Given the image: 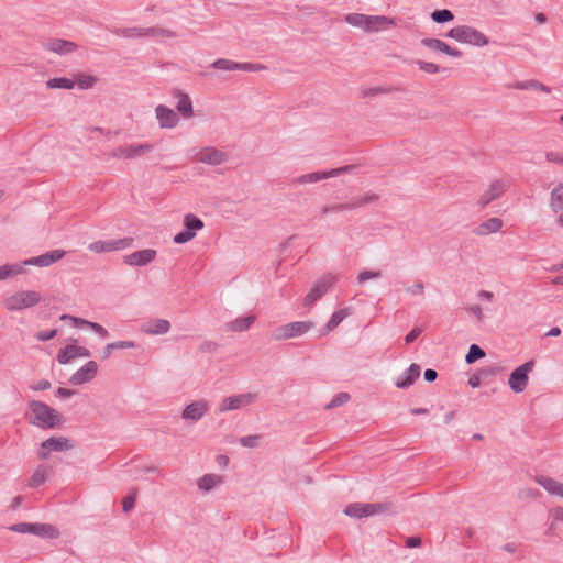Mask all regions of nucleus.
I'll return each mask as SVG.
<instances>
[{
	"mask_svg": "<svg viewBox=\"0 0 563 563\" xmlns=\"http://www.w3.org/2000/svg\"><path fill=\"white\" fill-rule=\"evenodd\" d=\"M29 407L33 415V419L30 420V423L32 424L46 429H53L62 421L60 415L45 402L31 400L29 402Z\"/></svg>",
	"mask_w": 563,
	"mask_h": 563,
	"instance_id": "1",
	"label": "nucleus"
},
{
	"mask_svg": "<svg viewBox=\"0 0 563 563\" xmlns=\"http://www.w3.org/2000/svg\"><path fill=\"white\" fill-rule=\"evenodd\" d=\"M446 37L453 38L460 43L478 47L486 46L489 43L487 36L484 33L470 25H457L452 27L446 33Z\"/></svg>",
	"mask_w": 563,
	"mask_h": 563,
	"instance_id": "2",
	"label": "nucleus"
},
{
	"mask_svg": "<svg viewBox=\"0 0 563 563\" xmlns=\"http://www.w3.org/2000/svg\"><path fill=\"white\" fill-rule=\"evenodd\" d=\"M391 509L393 504L389 501L373 504L352 503L345 507L343 512L349 517L362 519L377 514L389 512Z\"/></svg>",
	"mask_w": 563,
	"mask_h": 563,
	"instance_id": "3",
	"label": "nucleus"
},
{
	"mask_svg": "<svg viewBox=\"0 0 563 563\" xmlns=\"http://www.w3.org/2000/svg\"><path fill=\"white\" fill-rule=\"evenodd\" d=\"M9 529L16 533H32L46 539H57L60 534L58 529L51 523L19 522L12 525Z\"/></svg>",
	"mask_w": 563,
	"mask_h": 563,
	"instance_id": "4",
	"label": "nucleus"
},
{
	"mask_svg": "<svg viewBox=\"0 0 563 563\" xmlns=\"http://www.w3.org/2000/svg\"><path fill=\"white\" fill-rule=\"evenodd\" d=\"M40 292L35 290H23L9 296L4 300V306L10 311H19L31 308L41 301Z\"/></svg>",
	"mask_w": 563,
	"mask_h": 563,
	"instance_id": "5",
	"label": "nucleus"
},
{
	"mask_svg": "<svg viewBox=\"0 0 563 563\" xmlns=\"http://www.w3.org/2000/svg\"><path fill=\"white\" fill-rule=\"evenodd\" d=\"M379 199V196L376 194H368L362 197H354L349 202L345 203H335V205H329L324 206L321 209L322 214H329L332 212H343V211H350L355 210L362 207H365L367 203L374 202Z\"/></svg>",
	"mask_w": 563,
	"mask_h": 563,
	"instance_id": "6",
	"label": "nucleus"
},
{
	"mask_svg": "<svg viewBox=\"0 0 563 563\" xmlns=\"http://www.w3.org/2000/svg\"><path fill=\"white\" fill-rule=\"evenodd\" d=\"M336 282V276L332 274H325L318 280H316L310 289V291L306 295L303 299L305 306H311L317 300H319L329 288Z\"/></svg>",
	"mask_w": 563,
	"mask_h": 563,
	"instance_id": "7",
	"label": "nucleus"
},
{
	"mask_svg": "<svg viewBox=\"0 0 563 563\" xmlns=\"http://www.w3.org/2000/svg\"><path fill=\"white\" fill-rule=\"evenodd\" d=\"M509 187L510 180L507 178L494 180L478 198L477 206L482 209L485 208L492 201L500 198Z\"/></svg>",
	"mask_w": 563,
	"mask_h": 563,
	"instance_id": "8",
	"label": "nucleus"
},
{
	"mask_svg": "<svg viewBox=\"0 0 563 563\" xmlns=\"http://www.w3.org/2000/svg\"><path fill=\"white\" fill-rule=\"evenodd\" d=\"M533 366L534 362L529 361L511 372L508 384L512 391L519 394L526 389L529 379L528 374L532 371Z\"/></svg>",
	"mask_w": 563,
	"mask_h": 563,
	"instance_id": "9",
	"label": "nucleus"
},
{
	"mask_svg": "<svg viewBox=\"0 0 563 563\" xmlns=\"http://www.w3.org/2000/svg\"><path fill=\"white\" fill-rule=\"evenodd\" d=\"M355 168V165H345L343 167L334 168L328 172H313L309 174L301 175L292 179L294 185L317 183L323 179H328L331 177H335L345 173L351 172Z\"/></svg>",
	"mask_w": 563,
	"mask_h": 563,
	"instance_id": "10",
	"label": "nucleus"
},
{
	"mask_svg": "<svg viewBox=\"0 0 563 563\" xmlns=\"http://www.w3.org/2000/svg\"><path fill=\"white\" fill-rule=\"evenodd\" d=\"M73 448L74 444L68 438L52 437L41 443V448L37 452V457L40 460H46L49 455V452L52 451L62 452L71 450Z\"/></svg>",
	"mask_w": 563,
	"mask_h": 563,
	"instance_id": "11",
	"label": "nucleus"
},
{
	"mask_svg": "<svg viewBox=\"0 0 563 563\" xmlns=\"http://www.w3.org/2000/svg\"><path fill=\"white\" fill-rule=\"evenodd\" d=\"M153 151L150 143L122 145L112 151L111 156L122 159H134L142 157Z\"/></svg>",
	"mask_w": 563,
	"mask_h": 563,
	"instance_id": "12",
	"label": "nucleus"
},
{
	"mask_svg": "<svg viewBox=\"0 0 563 563\" xmlns=\"http://www.w3.org/2000/svg\"><path fill=\"white\" fill-rule=\"evenodd\" d=\"M256 393H245L235 396L225 397L219 405V411L225 412L230 410H238L245 406L252 405L257 400Z\"/></svg>",
	"mask_w": 563,
	"mask_h": 563,
	"instance_id": "13",
	"label": "nucleus"
},
{
	"mask_svg": "<svg viewBox=\"0 0 563 563\" xmlns=\"http://www.w3.org/2000/svg\"><path fill=\"white\" fill-rule=\"evenodd\" d=\"M212 67L220 70H243L260 71L266 69L263 64L256 63H238L225 58H219L212 63Z\"/></svg>",
	"mask_w": 563,
	"mask_h": 563,
	"instance_id": "14",
	"label": "nucleus"
},
{
	"mask_svg": "<svg viewBox=\"0 0 563 563\" xmlns=\"http://www.w3.org/2000/svg\"><path fill=\"white\" fill-rule=\"evenodd\" d=\"M209 406L205 399L196 400L186 406L181 412V418L187 421L197 422L208 412Z\"/></svg>",
	"mask_w": 563,
	"mask_h": 563,
	"instance_id": "15",
	"label": "nucleus"
},
{
	"mask_svg": "<svg viewBox=\"0 0 563 563\" xmlns=\"http://www.w3.org/2000/svg\"><path fill=\"white\" fill-rule=\"evenodd\" d=\"M97 373V363L95 361H89L70 376L69 383L73 385H82L91 382L96 377Z\"/></svg>",
	"mask_w": 563,
	"mask_h": 563,
	"instance_id": "16",
	"label": "nucleus"
},
{
	"mask_svg": "<svg viewBox=\"0 0 563 563\" xmlns=\"http://www.w3.org/2000/svg\"><path fill=\"white\" fill-rule=\"evenodd\" d=\"M157 252L153 249H145L124 256L123 262L129 266H145L156 257Z\"/></svg>",
	"mask_w": 563,
	"mask_h": 563,
	"instance_id": "17",
	"label": "nucleus"
},
{
	"mask_svg": "<svg viewBox=\"0 0 563 563\" xmlns=\"http://www.w3.org/2000/svg\"><path fill=\"white\" fill-rule=\"evenodd\" d=\"M420 44L433 52H441L451 57L460 58L463 56L462 51L451 47L449 44L438 38L426 37L421 40Z\"/></svg>",
	"mask_w": 563,
	"mask_h": 563,
	"instance_id": "18",
	"label": "nucleus"
},
{
	"mask_svg": "<svg viewBox=\"0 0 563 563\" xmlns=\"http://www.w3.org/2000/svg\"><path fill=\"white\" fill-rule=\"evenodd\" d=\"M65 254H66V252L63 250H53V251L46 252L42 255L25 260L24 262H22V264H23V267L25 265H35V266L45 267V266H49L53 263L63 258L65 256Z\"/></svg>",
	"mask_w": 563,
	"mask_h": 563,
	"instance_id": "19",
	"label": "nucleus"
},
{
	"mask_svg": "<svg viewBox=\"0 0 563 563\" xmlns=\"http://www.w3.org/2000/svg\"><path fill=\"white\" fill-rule=\"evenodd\" d=\"M43 47L45 51L59 54V55H66L69 53H73L77 49V44L67 40L63 38H49L46 42L43 43Z\"/></svg>",
	"mask_w": 563,
	"mask_h": 563,
	"instance_id": "20",
	"label": "nucleus"
},
{
	"mask_svg": "<svg viewBox=\"0 0 563 563\" xmlns=\"http://www.w3.org/2000/svg\"><path fill=\"white\" fill-rule=\"evenodd\" d=\"M155 113L156 119L158 120V124L162 129H173L179 122L177 113L164 104L157 106Z\"/></svg>",
	"mask_w": 563,
	"mask_h": 563,
	"instance_id": "21",
	"label": "nucleus"
},
{
	"mask_svg": "<svg viewBox=\"0 0 563 563\" xmlns=\"http://www.w3.org/2000/svg\"><path fill=\"white\" fill-rule=\"evenodd\" d=\"M141 331L150 335L165 334L170 329V323L166 319H150L141 324Z\"/></svg>",
	"mask_w": 563,
	"mask_h": 563,
	"instance_id": "22",
	"label": "nucleus"
},
{
	"mask_svg": "<svg viewBox=\"0 0 563 563\" xmlns=\"http://www.w3.org/2000/svg\"><path fill=\"white\" fill-rule=\"evenodd\" d=\"M420 376V366L416 363L411 364L396 380L397 388L406 389L413 385Z\"/></svg>",
	"mask_w": 563,
	"mask_h": 563,
	"instance_id": "23",
	"label": "nucleus"
},
{
	"mask_svg": "<svg viewBox=\"0 0 563 563\" xmlns=\"http://www.w3.org/2000/svg\"><path fill=\"white\" fill-rule=\"evenodd\" d=\"M227 161V154L220 150L208 147L200 153L199 162L211 166H218Z\"/></svg>",
	"mask_w": 563,
	"mask_h": 563,
	"instance_id": "24",
	"label": "nucleus"
},
{
	"mask_svg": "<svg viewBox=\"0 0 563 563\" xmlns=\"http://www.w3.org/2000/svg\"><path fill=\"white\" fill-rule=\"evenodd\" d=\"M174 96L178 99L176 104V109L178 110V112L185 119L191 118L194 115V110L190 97L180 90H175Z\"/></svg>",
	"mask_w": 563,
	"mask_h": 563,
	"instance_id": "25",
	"label": "nucleus"
},
{
	"mask_svg": "<svg viewBox=\"0 0 563 563\" xmlns=\"http://www.w3.org/2000/svg\"><path fill=\"white\" fill-rule=\"evenodd\" d=\"M395 25V20L385 15H368L367 31L377 32Z\"/></svg>",
	"mask_w": 563,
	"mask_h": 563,
	"instance_id": "26",
	"label": "nucleus"
},
{
	"mask_svg": "<svg viewBox=\"0 0 563 563\" xmlns=\"http://www.w3.org/2000/svg\"><path fill=\"white\" fill-rule=\"evenodd\" d=\"M509 88L517 89V90H538L542 91L544 93H551L552 89L551 87L536 80H525V81H516L512 85L508 86Z\"/></svg>",
	"mask_w": 563,
	"mask_h": 563,
	"instance_id": "27",
	"label": "nucleus"
},
{
	"mask_svg": "<svg viewBox=\"0 0 563 563\" xmlns=\"http://www.w3.org/2000/svg\"><path fill=\"white\" fill-rule=\"evenodd\" d=\"M256 317L254 314L239 317L233 321L227 323L225 328L231 332H243L250 329V327L255 322Z\"/></svg>",
	"mask_w": 563,
	"mask_h": 563,
	"instance_id": "28",
	"label": "nucleus"
},
{
	"mask_svg": "<svg viewBox=\"0 0 563 563\" xmlns=\"http://www.w3.org/2000/svg\"><path fill=\"white\" fill-rule=\"evenodd\" d=\"M503 227V220L499 218H489L483 223H481L476 229L475 233L477 235H486L489 233H496L498 232Z\"/></svg>",
	"mask_w": 563,
	"mask_h": 563,
	"instance_id": "29",
	"label": "nucleus"
},
{
	"mask_svg": "<svg viewBox=\"0 0 563 563\" xmlns=\"http://www.w3.org/2000/svg\"><path fill=\"white\" fill-rule=\"evenodd\" d=\"M51 473L52 468L49 466L40 465L33 473V475L30 477L29 486L32 488H36L43 485L47 481Z\"/></svg>",
	"mask_w": 563,
	"mask_h": 563,
	"instance_id": "30",
	"label": "nucleus"
},
{
	"mask_svg": "<svg viewBox=\"0 0 563 563\" xmlns=\"http://www.w3.org/2000/svg\"><path fill=\"white\" fill-rule=\"evenodd\" d=\"M350 313L349 308L339 309L335 311L330 320L323 327V330L320 335H325L329 332L333 331Z\"/></svg>",
	"mask_w": 563,
	"mask_h": 563,
	"instance_id": "31",
	"label": "nucleus"
},
{
	"mask_svg": "<svg viewBox=\"0 0 563 563\" xmlns=\"http://www.w3.org/2000/svg\"><path fill=\"white\" fill-rule=\"evenodd\" d=\"M287 324L290 339L301 336L314 328V322L312 321H295Z\"/></svg>",
	"mask_w": 563,
	"mask_h": 563,
	"instance_id": "32",
	"label": "nucleus"
},
{
	"mask_svg": "<svg viewBox=\"0 0 563 563\" xmlns=\"http://www.w3.org/2000/svg\"><path fill=\"white\" fill-rule=\"evenodd\" d=\"M222 483V477L217 474H205L197 481L198 488L209 492Z\"/></svg>",
	"mask_w": 563,
	"mask_h": 563,
	"instance_id": "33",
	"label": "nucleus"
},
{
	"mask_svg": "<svg viewBox=\"0 0 563 563\" xmlns=\"http://www.w3.org/2000/svg\"><path fill=\"white\" fill-rule=\"evenodd\" d=\"M550 207L553 212L563 211V183L555 186L550 195Z\"/></svg>",
	"mask_w": 563,
	"mask_h": 563,
	"instance_id": "34",
	"label": "nucleus"
},
{
	"mask_svg": "<svg viewBox=\"0 0 563 563\" xmlns=\"http://www.w3.org/2000/svg\"><path fill=\"white\" fill-rule=\"evenodd\" d=\"M344 21L352 26L367 31L368 15L362 13H350L344 16Z\"/></svg>",
	"mask_w": 563,
	"mask_h": 563,
	"instance_id": "35",
	"label": "nucleus"
},
{
	"mask_svg": "<svg viewBox=\"0 0 563 563\" xmlns=\"http://www.w3.org/2000/svg\"><path fill=\"white\" fill-rule=\"evenodd\" d=\"M48 89H67L70 90L75 87V81L66 77H56L46 81Z\"/></svg>",
	"mask_w": 563,
	"mask_h": 563,
	"instance_id": "36",
	"label": "nucleus"
},
{
	"mask_svg": "<svg viewBox=\"0 0 563 563\" xmlns=\"http://www.w3.org/2000/svg\"><path fill=\"white\" fill-rule=\"evenodd\" d=\"M24 272L23 264L16 263V264H8L0 266V280H4L9 277L20 275Z\"/></svg>",
	"mask_w": 563,
	"mask_h": 563,
	"instance_id": "37",
	"label": "nucleus"
},
{
	"mask_svg": "<svg viewBox=\"0 0 563 563\" xmlns=\"http://www.w3.org/2000/svg\"><path fill=\"white\" fill-rule=\"evenodd\" d=\"M143 36H151V37H176L177 34L174 31L163 29L159 26H152V27H143Z\"/></svg>",
	"mask_w": 563,
	"mask_h": 563,
	"instance_id": "38",
	"label": "nucleus"
},
{
	"mask_svg": "<svg viewBox=\"0 0 563 563\" xmlns=\"http://www.w3.org/2000/svg\"><path fill=\"white\" fill-rule=\"evenodd\" d=\"M183 223L186 230H189L190 232L195 233L201 230L205 225L203 221L192 213L186 214Z\"/></svg>",
	"mask_w": 563,
	"mask_h": 563,
	"instance_id": "39",
	"label": "nucleus"
},
{
	"mask_svg": "<svg viewBox=\"0 0 563 563\" xmlns=\"http://www.w3.org/2000/svg\"><path fill=\"white\" fill-rule=\"evenodd\" d=\"M75 357H77L75 344H68L64 349L59 350L57 361L59 364L65 365Z\"/></svg>",
	"mask_w": 563,
	"mask_h": 563,
	"instance_id": "40",
	"label": "nucleus"
},
{
	"mask_svg": "<svg viewBox=\"0 0 563 563\" xmlns=\"http://www.w3.org/2000/svg\"><path fill=\"white\" fill-rule=\"evenodd\" d=\"M74 81H75V85L77 84V86L80 89H89V88L93 87V85L97 81V78L95 76H91V75L79 73V74H77L75 76V80Z\"/></svg>",
	"mask_w": 563,
	"mask_h": 563,
	"instance_id": "41",
	"label": "nucleus"
},
{
	"mask_svg": "<svg viewBox=\"0 0 563 563\" xmlns=\"http://www.w3.org/2000/svg\"><path fill=\"white\" fill-rule=\"evenodd\" d=\"M486 353L485 351L477 344H472L468 349V352L465 356V362L467 364H473L476 361L485 357Z\"/></svg>",
	"mask_w": 563,
	"mask_h": 563,
	"instance_id": "42",
	"label": "nucleus"
},
{
	"mask_svg": "<svg viewBox=\"0 0 563 563\" xmlns=\"http://www.w3.org/2000/svg\"><path fill=\"white\" fill-rule=\"evenodd\" d=\"M114 34L118 36H123L128 38H135V37H144L143 36V27H123V29H115Z\"/></svg>",
	"mask_w": 563,
	"mask_h": 563,
	"instance_id": "43",
	"label": "nucleus"
},
{
	"mask_svg": "<svg viewBox=\"0 0 563 563\" xmlns=\"http://www.w3.org/2000/svg\"><path fill=\"white\" fill-rule=\"evenodd\" d=\"M431 19L433 22L442 24L452 21L454 14L448 9L435 10L431 13Z\"/></svg>",
	"mask_w": 563,
	"mask_h": 563,
	"instance_id": "44",
	"label": "nucleus"
},
{
	"mask_svg": "<svg viewBox=\"0 0 563 563\" xmlns=\"http://www.w3.org/2000/svg\"><path fill=\"white\" fill-rule=\"evenodd\" d=\"M396 90L397 89L394 87H372V88L363 89L362 97L366 98V97H373L376 95H387V93H390Z\"/></svg>",
	"mask_w": 563,
	"mask_h": 563,
	"instance_id": "45",
	"label": "nucleus"
},
{
	"mask_svg": "<svg viewBox=\"0 0 563 563\" xmlns=\"http://www.w3.org/2000/svg\"><path fill=\"white\" fill-rule=\"evenodd\" d=\"M538 483L545 488L549 493L556 495L560 483L551 477L541 476L538 478Z\"/></svg>",
	"mask_w": 563,
	"mask_h": 563,
	"instance_id": "46",
	"label": "nucleus"
},
{
	"mask_svg": "<svg viewBox=\"0 0 563 563\" xmlns=\"http://www.w3.org/2000/svg\"><path fill=\"white\" fill-rule=\"evenodd\" d=\"M350 394L339 393L336 394L329 404L325 405V409H333L346 404L350 400Z\"/></svg>",
	"mask_w": 563,
	"mask_h": 563,
	"instance_id": "47",
	"label": "nucleus"
},
{
	"mask_svg": "<svg viewBox=\"0 0 563 563\" xmlns=\"http://www.w3.org/2000/svg\"><path fill=\"white\" fill-rule=\"evenodd\" d=\"M289 339H290V335H289L288 324L277 327L271 333V340H273V341H285V340H289Z\"/></svg>",
	"mask_w": 563,
	"mask_h": 563,
	"instance_id": "48",
	"label": "nucleus"
},
{
	"mask_svg": "<svg viewBox=\"0 0 563 563\" xmlns=\"http://www.w3.org/2000/svg\"><path fill=\"white\" fill-rule=\"evenodd\" d=\"M88 249L96 253L111 252L112 241H97L91 243Z\"/></svg>",
	"mask_w": 563,
	"mask_h": 563,
	"instance_id": "49",
	"label": "nucleus"
},
{
	"mask_svg": "<svg viewBox=\"0 0 563 563\" xmlns=\"http://www.w3.org/2000/svg\"><path fill=\"white\" fill-rule=\"evenodd\" d=\"M415 64L424 73L427 74H437L440 71V67L431 62H424V60H416Z\"/></svg>",
	"mask_w": 563,
	"mask_h": 563,
	"instance_id": "50",
	"label": "nucleus"
},
{
	"mask_svg": "<svg viewBox=\"0 0 563 563\" xmlns=\"http://www.w3.org/2000/svg\"><path fill=\"white\" fill-rule=\"evenodd\" d=\"M195 236V232H190L189 230L184 229L174 236L173 241L176 244H184L192 240Z\"/></svg>",
	"mask_w": 563,
	"mask_h": 563,
	"instance_id": "51",
	"label": "nucleus"
},
{
	"mask_svg": "<svg viewBox=\"0 0 563 563\" xmlns=\"http://www.w3.org/2000/svg\"><path fill=\"white\" fill-rule=\"evenodd\" d=\"M136 500V489H133L131 494L125 496L122 501V508L124 512L131 511L135 506Z\"/></svg>",
	"mask_w": 563,
	"mask_h": 563,
	"instance_id": "52",
	"label": "nucleus"
},
{
	"mask_svg": "<svg viewBox=\"0 0 563 563\" xmlns=\"http://www.w3.org/2000/svg\"><path fill=\"white\" fill-rule=\"evenodd\" d=\"M379 277H382L380 271H363L358 274L357 282L360 284H363V283L367 282L368 279L379 278Z\"/></svg>",
	"mask_w": 563,
	"mask_h": 563,
	"instance_id": "53",
	"label": "nucleus"
},
{
	"mask_svg": "<svg viewBox=\"0 0 563 563\" xmlns=\"http://www.w3.org/2000/svg\"><path fill=\"white\" fill-rule=\"evenodd\" d=\"M111 241H112V251H117V250H123V249L130 247L133 244L134 239L133 238H123V239L111 240Z\"/></svg>",
	"mask_w": 563,
	"mask_h": 563,
	"instance_id": "54",
	"label": "nucleus"
},
{
	"mask_svg": "<svg viewBox=\"0 0 563 563\" xmlns=\"http://www.w3.org/2000/svg\"><path fill=\"white\" fill-rule=\"evenodd\" d=\"M260 435H246L240 438L239 442L245 448H255L258 445Z\"/></svg>",
	"mask_w": 563,
	"mask_h": 563,
	"instance_id": "55",
	"label": "nucleus"
},
{
	"mask_svg": "<svg viewBox=\"0 0 563 563\" xmlns=\"http://www.w3.org/2000/svg\"><path fill=\"white\" fill-rule=\"evenodd\" d=\"M57 334V330L56 329H53V330H48V331H38L35 335V338L38 340V341H48V340H52L56 336Z\"/></svg>",
	"mask_w": 563,
	"mask_h": 563,
	"instance_id": "56",
	"label": "nucleus"
},
{
	"mask_svg": "<svg viewBox=\"0 0 563 563\" xmlns=\"http://www.w3.org/2000/svg\"><path fill=\"white\" fill-rule=\"evenodd\" d=\"M87 327L98 333L101 338H107L109 335L108 330L97 322L89 321Z\"/></svg>",
	"mask_w": 563,
	"mask_h": 563,
	"instance_id": "57",
	"label": "nucleus"
},
{
	"mask_svg": "<svg viewBox=\"0 0 563 563\" xmlns=\"http://www.w3.org/2000/svg\"><path fill=\"white\" fill-rule=\"evenodd\" d=\"M60 320H71L75 327H87V323L89 322L88 320L79 317H73L70 314H62Z\"/></svg>",
	"mask_w": 563,
	"mask_h": 563,
	"instance_id": "58",
	"label": "nucleus"
},
{
	"mask_svg": "<svg viewBox=\"0 0 563 563\" xmlns=\"http://www.w3.org/2000/svg\"><path fill=\"white\" fill-rule=\"evenodd\" d=\"M219 347L218 343L213 341H203L199 345V351L207 352V353H213Z\"/></svg>",
	"mask_w": 563,
	"mask_h": 563,
	"instance_id": "59",
	"label": "nucleus"
},
{
	"mask_svg": "<svg viewBox=\"0 0 563 563\" xmlns=\"http://www.w3.org/2000/svg\"><path fill=\"white\" fill-rule=\"evenodd\" d=\"M407 291L411 295H422L424 291V285L421 282H417L412 286L408 287Z\"/></svg>",
	"mask_w": 563,
	"mask_h": 563,
	"instance_id": "60",
	"label": "nucleus"
},
{
	"mask_svg": "<svg viewBox=\"0 0 563 563\" xmlns=\"http://www.w3.org/2000/svg\"><path fill=\"white\" fill-rule=\"evenodd\" d=\"M111 344H113L114 350L133 349L136 346L134 341H117V342H112Z\"/></svg>",
	"mask_w": 563,
	"mask_h": 563,
	"instance_id": "61",
	"label": "nucleus"
},
{
	"mask_svg": "<svg viewBox=\"0 0 563 563\" xmlns=\"http://www.w3.org/2000/svg\"><path fill=\"white\" fill-rule=\"evenodd\" d=\"M545 158L549 162L562 164L563 165V156L560 153L556 152H548L545 154Z\"/></svg>",
	"mask_w": 563,
	"mask_h": 563,
	"instance_id": "62",
	"label": "nucleus"
},
{
	"mask_svg": "<svg viewBox=\"0 0 563 563\" xmlns=\"http://www.w3.org/2000/svg\"><path fill=\"white\" fill-rule=\"evenodd\" d=\"M421 329L416 327L413 328L406 336H405V342L407 344H410L412 343L421 333Z\"/></svg>",
	"mask_w": 563,
	"mask_h": 563,
	"instance_id": "63",
	"label": "nucleus"
},
{
	"mask_svg": "<svg viewBox=\"0 0 563 563\" xmlns=\"http://www.w3.org/2000/svg\"><path fill=\"white\" fill-rule=\"evenodd\" d=\"M75 394L74 390L71 389H67V388H63V387H59L56 389L55 391V396L57 398H69L71 397L73 395Z\"/></svg>",
	"mask_w": 563,
	"mask_h": 563,
	"instance_id": "64",
	"label": "nucleus"
}]
</instances>
